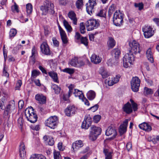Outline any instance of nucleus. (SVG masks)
<instances>
[{"label":"nucleus","mask_w":159,"mask_h":159,"mask_svg":"<svg viewBox=\"0 0 159 159\" xmlns=\"http://www.w3.org/2000/svg\"><path fill=\"white\" fill-rule=\"evenodd\" d=\"M40 9L43 15H46L48 13L52 14L54 13V5L48 1H46L43 6H41Z\"/></svg>","instance_id":"obj_1"},{"label":"nucleus","mask_w":159,"mask_h":159,"mask_svg":"<svg viewBox=\"0 0 159 159\" xmlns=\"http://www.w3.org/2000/svg\"><path fill=\"white\" fill-rule=\"evenodd\" d=\"M124 14L120 10L116 11L114 13L113 17V22L116 26H119L123 22Z\"/></svg>","instance_id":"obj_2"},{"label":"nucleus","mask_w":159,"mask_h":159,"mask_svg":"<svg viewBox=\"0 0 159 159\" xmlns=\"http://www.w3.org/2000/svg\"><path fill=\"white\" fill-rule=\"evenodd\" d=\"M25 114L27 120L30 122L34 123L37 121V115L34 112L33 109L32 107L27 108L25 111Z\"/></svg>","instance_id":"obj_3"},{"label":"nucleus","mask_w":159,"mask_h":159,"mask_svg":"<svg viewBox=\"0 0 159 159\" xmlns=\"http://www.w3.org/2000/svg\"><path fill=\"white\" fill-rule=\"evenodd\" d=\"M101 131L100 128L94 125L92 126L91 130L89 135V139L93 141L95 140L98 136L101 134Z\"/></svg>","instance_id":"obj_4"},{"label":"nucleus","mask_w":159,"mask_h":159,"mask_svg":"<svg viewBox=\"0 0 159 159\" xmlns=\"http://www.w3.org/2000/svg\"><path fill=\"white\" fill-rule=\"evenodd\" d=\"M129 45L131 48L129 52L127 54H130V53L133 54V53L137 54L140 53L141 51L140 44L139 43L135 40H133L129 42Z\"/></svg>","instance_id":"obj_5"},{"label":"nucleus","mask_w":159,"mask_h":159,"mask_svg":"<svg viewBox=\"0 0 159 159\" xmlns=\"http://www.w3.org/2000/svg\"><path fill=\"white\" fill-rule=\"evenodd\" d=\"M85 25L87 30L91 31L97 29L99 26V23L98 20L90 19L86 22Z\"/></svg>","instance_id":"obj_6"},{"label":"nucleus","mask_w":159,"mask_h":159,"mask_svg":"<svg viewBox=\"0 0 159 159\" xmlns=\"http://www.w3.org/2000/svg\"><path fill=\"white\" fill-rule=\"evenodd\" d=\"M58 119L56 116L50 117L45 121L46 126L52 129H55L57 126Z\"/></svg>","instance_id":"obj_7"},{"label":"nucleus","mask_w":159,"mask_h":159,"mask_svg":"<svg viewBox=\"0 0 159 159\" xmlns=\"http://www.w3.org/2000/svg\"><path fill=\"white\" fill-rule=\"evenodd\" d=\"M143 34L145 38H149L154 34L155 32L153 28L150 26L145 25L142 28Z\"/></svg>","instance_id":"obj_8"},{"label":"nucleus","mask_w":159,"mask_h":159,"mask_svg":"<svg viewBox=\"0 0 159 159\" xmlns=\"http://www.w3.org/2000/svg\"><path fill=\"white\" fill-rule=\"evenodd\" d=\"M134 56L131 53L130 54H125L123 58L124 67L127 68L129 66V63L131 64L132 62L134 61Z\"/></svg>","instance_id":"obj_9"},{"label":"nucleus","mask_w":159,"mask_h":159,"mask_svg":"<svg viewBox=\"0 0 159 159\" xmlns=\"http://www.w3.org/2000/svg\"><path fill=\"white\" fill-rule=\"evenodd\" d=\"M140 80L138 77H135L133 78L131 81V88L133 91H138L140 86Z\"/></svg>","instance_id":"obj_10"},{"label":"nucleus","mask_w":159,"mask_h":159,"mask_svg":"<svg viewBox=\"0 0 159 159\" xmlns=\"http://www.w3.org/2000/svg\"><path fill=\"white\" fill-rule=\"evenodd\" d=\"M92 119L89 115H86L82 123L81 128L87 129L91 126L92 123Z\"/></svg>","instance_id":"obj_11"},{"label":"nucleus","mask_w":159,"mask_h":159,"mask_svg":"<svg viewBox=\"0 0 159 159\" xmlns=\"http://www.w3.org/2000/svg\"><path fill=\"white\" fill-rule=\"evenodd\" d=\"M75 87L74 84H70V94L73 93L75 97H78L80 99H81L84 96L83 93L81 91L77 89H73Z\"/></svg>","instance_id":"obj_12"},{"label":"nucleus","mask_w":159,"mask_h":159,"mask_svg":"<svg viewBox=\"0 0 159 159\" xmlns=\"http://www.w3.org/2000/svg\"><path fill=\"white\" fill-rule=\"evenodd\" d=\"M96 0H89V3L86 4V11L88 14L91 15L94 11V6L97 4Z\"/></svg>","instance_id":"obj_13"},{"label":"nucleus","mask_w":159,"mask_h":159,"mask_svg":"<svg viewBox=\"0 0 159 159\" xmlns=\"http://www.w3.org/2000/svg\"><path fill=\"white\" fill-rule=\"evenodd\" d=\"M83 146V142L81 140H79L76 141L75 143H73L72 146V152H75Z\"/></svg>","instance_id":"obj_14"},{"label":"nucleus","mask_w":159,"mask_h":159,"mask_svg":"<svg viewBox=\"0 0 159 159\" xmlns=\"http://www.w3.org/2000/svg\"><path fill=\"white\" fill-rule=\"evenodd\" d=\"M40 48L43 53L46 55H50L51 54L49 47L46 42H43L40 45Z\"/></svg>","instance_id":"obj_15"},{"label":"nucleus","mask_w":159,"mask_h":159,"mask_svg":"<svg viewBox=\"0 0 159 159\" xmlns=\"http://www.w3.org/2000/svg\"><path fill=\"white\" fill-rule=\"evenodd\" d=\"M15 102L14 100H12L9 102L8 104L6 106L5 111L7 114H8L14 111L15 110Z\"/></svg>","instance_id":"obj_16"},{"label":"nucleus","mask_w":159,"mask_h":159,"mask_svg":"<svg viewBox=\"0 0 159 159\" xmlns=\"http://www.w3.org/2000/svg\"><path fill=\"white\" fill-rule=\"evenodd\" d=\"M105 134L107 136H111V138L114 139L117 135V132L116 129L109 126L107 129Z\"/></svg>","instance_id":"obj_17"},{"label":"nucleus","mask_w":159,"mask_h":159,"mask_svg":"<svg viewBox=\"0 0 159 159\" xmlns=\"http://www.w3.org/2000/svg\"><path fill=\"white\" fill-rule=\"evenodd\" d=\"M58 29L59 31L60 35L63 43H66L68 42L67 36L65 31L59 25H58Z\"/></svg>","instance_id":"obj_18"},{"label":"nucleus","mask_w":159,"mask_h":159,"mask_svg":"<svg viewBox=\"0 0 159 159\" xmlns=\"http://www.w3.org/2000/svg\"><path fill=\"white\" fill-rule=\"evenodd\" d=\"M103 153L105 156V159H112L113 152L110 151L108 146L104 147L103 148Z\"/></svg>","instance_id":"obj_19"},{"label":"nucleus","mask_w":159,"mask_h":159,"mask_svg":"<svg viewBox=\"0 0 159 159\" xmlns=\"http://www.w3.org/2000/svg\"><path fill=\"white\" fill-rule=\"evenodd\" d=\"M35 99L38 102V103L41 104H45L46 98L45 96L42 94H38L35 96Z\"/></svg>","instance_id":"obj_20"},{"label":"nucleus","mask_w":159,"mask_h":159,"mask_svg":"<svg viewBox=\"0 0 159 159\" xmlns=\"http://www.w3.org/2000/svg\"><path fill=\"white\" fill-rule=\"evenodd\" d=\"M75 37L77 39H80L81 43L83 44L86 47L88 46V39L86 37H81L80 34L77 32L76 33Z\"/></svg>","instance_id":"obj_21"},{"label":"nucleus","mask_w":159,"mask_h":159,"mask_svg":"<svg viewBox=\"0 0 159 159\" xmlns=\"http://www.w3.org/2000/svg\"><path fill=\"white\" fill-rule=\"evenodd\" d=\"M128 122V120L126 119L123 122V124L120 125L119 132L121 135L123 134L126 132Z\"/></svg>","instance_id":"obj_22"},{"label":"nucleus","mask_w":159,"mask_h":159,"mask_svg":"<svg viewBox=\"0 0 159 159\" xmlns=\"http://www.w3.org/2000/svg\"><path fill=\"white\" fill-rule=\"evenodd\" d=\"M146 56L148 60L151 63H153L154 61L153 53L152 52L151 48H149L146 52Z\"/></svg>","instance_id":"obj_23"},{"label":"nucleus","mask_w":159,"mask_h":159,"mask_svg":"<svg viewBox=\"0 0 159 159\" xmlns=\"http://www.w3.org/2000/svg\"><path fill=\"white\" fill-rule=\"evenodd\" d=\"M20 156L21 158H23L26 155L25 146L23 142H21L19 145Z\"/></svg>","instance_id":"obj_24"},{"label":"nucleus","mask_w":159,"mask_h":159,"mask_svg":"<svg viewBox=\"0 0 159 159\" xmlns=\"http://www.w3.org/2000/svg\"><path fill=\"white\" fill-rule=\"evenodd\" d=\"M139 126L140 129L147 132L150 131L152 129L151 126L148 123L145 122L139 124Z\"/></svg>","instance_id":"obj_25"},{"label":"nucleus","mask_w":159,"mask_h":159,"mask_svg":"<svg viewBox=\"0 0 159 159\" xmlns=\"http://www.w3.org/2000/svg\"><path fill=\"white\" fill-rule=\"evenodd\" d=\"M123 109L124 111L127 114H130L133 111L131 105L129 102H128L124 105Z\"/></svg>","instance_id":"obj_26"},{"label":"nucleus","mask_w":159,"mask_h":159,"mask_svg":"<svg viewBox=\"0 0 159 159\" xmlns=\"http://www.w3.org/2000/svg\"><path fill=\"white\" fill-rule=\"evenodd\" d=\"M48 75L52 78L53 81L55 83H59V81L58 80L57 74L52 71L48 73Z\"/></svg>","instance_id":"obj_27"},{"label":"nucleus","mask_w":159,"mask_h":159,"mask_svg":"<svg viewBox=\"0 0 159 159\" xmlns=\"http://www.w3.org/2000/svg\"><path fill=\"white\" fill-rule=\"evenodd\" d=\"M91 60L92 62L95 64H98L101 61V58L99 56H97L95 54H93L91 57Z\"/></svg>","instance_id":"obj_28"},{"label":"nucleus","mask_w":159,"mask_h":159,"mask_svg":"<svg viewBox=\"0 0 159 159\" xmlns=\"http://www.w3.org/2000/svg\"><path fill=\"white\" fill-rule=\"evenodd\" d=\"M70 19L71 20L73 24L75 25H77L78 20L76 14L72 11H70Z\"/></svg>","instance_id":"obj_29"},{"label":"nucleus","mask_w":159,"mask_h":159,"mask_svg":"<svg viewBox=\"0 0 159 159\" xmlns=\"http://www.w3.org/2000/svg\"><path fill=\"white\" fill-rule=\"evenodd\" d=\"M87 96L89 100H92L95 97L96 93L93 91L90 90L87 93Z\"/></svg>","instance_id":"obj_30"},{"label":"nucleus","mask_w":159,"mask_h":159,"mask_svg":"<svg viewBox=\"0 0 159 159\" xmlns=\"http://www.w3.org/2000/svg\"><path fill=\"white\" fill-rule=\"evenodd\" d=\"M116 42L113 38L110 37L108 38L107 44L109 47L113 48L115 45Z\"/></svg>","instance_id":"obj_31"},{"label":"nucleus","mask_w":159,"mask_h":159,"mask_svg":"<svg viewBox=\"0 0 159 159\" xmlns=\"http://www.w3.org/2000/svg\"><path fill=\"white\" fill-rule=\"evenodd\" d=\"M112 54L114 56L116 59L118 58L120 54V51L118 48L114 49L112 51Z\"/></svg>","instance_id":"obj_32"},{"label":"nucleus","mask_w":159,"mask_h":159,"mask_svg":"<svg viewBox=\"0 0 159 159\" xmlns=\"http://www.w3.org/2000/svg\"><path fill=\"white\" fill-rule=\"evenodd\" d=\"M51 87L52 89L54 90V92L56 94H58L60 93L61 88L57 85L54 84H52Z\"/></svg>","instance_id":"obj_33"},{"label":"nucleus","mask_w":159,"mask_h":159,"mask_svg":"<svg viewBox=\"0 0 159 159\" xmlns=\"http://www.w3.org/2000/svg\"><path fill=\"white\" fill-rule=\"evenodd\" d=\"M26 7L27 14L29 15L31 14L33 10V6L32 4L30 3H28L26 5Z\"/></svg>","instance_id":"obj_34"},{"label":"nucleus","mask_w":159,"mask_h":159,"mask_svg":"<svg viewBox=\"0 0 159 159\" xmlns=\"http://www.w3.org/2000/svg\"><path fill=\"white\" fill-rule=\"evenodd\" d=\"M53 157L54 159H61L60 152L58 151L54 150Z\"/></svg>","instance_id":"obj_35"},{"label":"nucleus","mask_w":159,"mask_h":159,"mask_svg":"<svg viewBox=\"0 0 159 159\" xmlns=\"http://www.w3.org/2000/svg\"><path fill=\"white\" fill-rule=\"evenodd\" d=\"M77 110V107L74 105L70 107V116L73 115L75 114Z\"/></svg>","instance_id":"obj_36"},{"label":"nucleus","mask_w":159,"mask_h":159,"mask_svg":"<svg viewBox=\"0 0 159 159\" xmlns=\"http://www.w3.org/2000/svg\"><path fill=\"white\" fill-rule=\"evenodd\" d=\"M153 92L152 90L151 89L145 87L144 88V93L146 95L153 94Z\"/></svg>","instance_id":"obj_37"},{"label":"nucleus","mask_w":159,"mask_h":159,"mask_svg":"<svg viewBox=\"0 0 159 159\" xmlns=\"http://www.w3.org/2000/svg\"><path fill=\"white\" fill-rule=\"evenodd\" d=\"M78 60L77 57H74L71 59L70 62V65L73 66H75L78 64Z\"/></svg>","instance_id":"obj_38"},{"label":"nucleus","mask_w":159,"mask_h":159,"mask_svg":"<svg viewBox=\"0 0 159 159\" xmlns=\"http://www.w3.org/2000/svg\"><path fill=\"white\" fill-rule=\"evenodd\" d=\"M80 32L81 34H84L85 32V27L83 22L80 23Z\"/></svg>","instance_id":"obj_39"},{"label":"nucleus","mask_w":159,"mask_h":159,"mask_svg":"<svg viewBox=\"0 0 159 159\" xmlns=\"http://www.w3.org/2000/svg\"><path fill=\"white\" fill-rule=\"evenodd\" d=\"M130 101L131 102V105L132 107V109H133L134 111H136L138 109V105L137 103H135L134 101L132 99L130 100Z\"/></svg>","instance_id":"obj_40"},{"label":"nucleus","mask_w":159,"mask_h":159,"mask_svg":"<svg viewBox=\"0 0 159 159\" xmlns=\"http://www.w3.org/2000/svg\"><path fill=\"white\" fill-rule=\"evenodd\" d=\"M134 6L135 7L138 8L139 10L141 11L143 8V5L142 2H140L138 3H135L134 4Z\"/></svg>","instance_id":"obj_41"},{"label":"nucleus","mask_w":159,"mask_h":159,"mask_svg":"<svg viewBox=\"0 0 159 159\" xmlns=\"http://www.w3.org/2000/svg\"><path fill=\"white\" fill-rule=\"evenodd\" d=\"M64 26L66 29L69 32L70 31V25L66 20H64L63 21Z\"/></svg>","instance_id":"obj_42"},{"label":"nucleus","mask_w":159,"mask_h":159,"mask_svg":"<svg viewBox=\"0 0 159 159\" xmlns=\"http://www.w3.org/2000/svg\"><path fill=\"white\" fill-rule=\"evenodd\" d=\"M76 7L78 9L81 8L83 5V2L82 0H78L76 3Z\"/></svg>","instance_id":"obj_43"},{"label":"nucleus","mask_w":159,"mask_h":159,"mask_svg":"<svg viewBox=\"0 0 159 159\" xmlns=\"http://www.w3.org/2000/svg\"><path fill=\"white\" fill-rule=\"evenodd\" d=\"M17 33V31L15 29H11L9 32V36L10 37H14Z\"/></svg>","instance_id":"obj_44"},{"label":"nucleus","mask_w":159,"mask_h":159,"mask_svg":"<svg viewBox=\"0 0 159 159\" xmlns=\"http://www.w3.org/2000/svg\"><path fill=\"white\" fill-rule=\"evenodd\" d=\"M18 126L20 129H21L23 125V119L22 117H19L18 120Z\"/></svg>","instance_id":"obj_45"},{"label":"nucleus","mask_w":159,"mask_h":159,"mask_svg":"<svg viewBox=\"0 0 159 159\" xmlns=\"http://www.w3.org/2000/svg\"><path fill=\"white\" fill-rule=\"evenodd\" d=\"M39 72L36 70H34L32 71L31 76L33 78H36L37 76L39 75Z\"/></svg>","instance_id":"obj_46"},{"label":"nucleus","mask_w":159,"mask_h":159,"mask_svg":"<svg viewBox=\"0 0 159 159\" xmlns=\"http://www.w3.org/2000/svg\"><path fill=\"white\" fill-rule=\"evenodd\" d=\"M101 118V116L99 115H95L93 117V121L95 123H97L99 121Z\"/></svg>","instance_id":"obj_47"},{"label":"nucleus","mask_w":159,"mask_h":159,"mask_svg":"<svg viewBox=\"0 0 159 159\" xmlns=\"http://www.w3.org/2000/svg\"><path fill=\"white\" fill-rule=\"evenodd\" d=\"M100 74L103 78H106L109 75V73L106 70H103L102 72H100Z\"/></svg>","instance_id":"obj_48"},{"label":"nucleus","mask_w":159,"mask_h":159,"mask_svg":"<svg viewBox=\"0 0 159 159\" xmlns=\"http://www.w3.org/2000/svg\"><path fill=\"white\" fill-rule=\"evenodd\" d=\"M52 41L54 46L57 47L59 46V42L55 38H52Z\"/></svg>","instance_id":"obj_49"},{"label":"nucleus","mask_w":159,"mask_h":159,"mask_svg":"<svg viewBox=\"0 0 159 159\" xmlns=\"http://www.w3.org/2000/svg\"><path fill=\"white\" fill-rule=\"evenodd\" d=\"M97 15L102 17H105L106 16V14L103 10H101L98 13Z\"/></svg>","instance_id":"obj_50"},{"label":"nucleus","mask_w":159,"mask_h":159,"mask_svg":"<svg viewBox=\"0 0 159 159\" xmlns=\"http://www.w3.org/2000/svg\"><path fill=\"white\" fill-rule=\"evenodd\" d=\"M44 34L45 35H47L50 33V28L47 26L44 27Z\"/></svg>","instance_id":"obj_51"},{"label":"nucleus","mask_w":159,"mask_h":159,"mask_svg":"<svg viewBox=\"0 0 159 159\" xmlns=\"http://www.w3.org/2000/svg\"><path fill=\"white\" fill-rule=\"evenodd\" d=\"M151 141L154 143L156 144L159 141V136H154L152 139Z\"/></svg>","instance_id":"obj_52"},{"label":"nucleus","mask_w":159,"mask_h":159,"mask_svg":"<svg viewBox=\"0 0 159 159\" xmlns=\"http://www.w3.org/2000/svg\"><path fill=\"white\" fill-rule=\"evenodd\" d=\"M68 88L69 89L68 95L64 94L63 96V99L65 101H67L68 99L69 96H70V86H68Z\"/></svg>","instance_id":"obj_53"},{"label":"nucleus","mask_w":159,"mask_h":159,"mask_svg":"<svg viewBox=\"0 0 159 159\" xmlns=\"http://www.w3.org/2000/svg\"><path fill=\"white\" fill-rule=\"evenodd\" d=\"M98 107V105L97 104H96L94 106L90 108L89 109V110H91L93 112H95L96 110H97Z\"/></svg>","instance_id":"obj_54"},{"label":"nucleus","mask_w":159,"mask_h":159,"mask_svg":"<svg viewBox=\"0 0 159 159\" xmlns=\"http://www.w3.org/2000/svg\"><path fill=\"white\" fill-rule=\"evenodd\" d=\"M120 76L119 75H117L115 77L112 78L111 80H113L114 84L117 83L119 80Z\"/></svg>","instance_id":"obj_55"},{"label":"nucleus","mask_w":159,"mask_h":159,"mask_svg":"<svg viewBox=\"0 0 159 159\" xmlns=\"http://www.w3.org/2000/svg\"><path fill=\"white\" fill-rule=\"evenodd\" d=\"M57 147L58 149L61 151H63L65 149L62 142H60L58 143Z\"/></svg>","instance_id":"obj_56"},{"label":"nucleus","mask_w":159,"mask_h":159,"mask_svg":"<svg viewBox=\"0 0 159 159\" xmlns=\"http://www.w3.org/2000/svg\"><path fill=\"white\" fill-rule=\"evenodd\" d=\"M126 148L128 151L132 150V144L131 142L128 143L126 145Z\"/></svg>","instance_id":"obj_57"},{"label":"nucleus","mask_w":159,"mask_h":159,"mask_svg":"<svg viewBox=\"0 0 159 159\" xmlns=\"http://www.w3.org/2000/svg\"><path fill=\"white\" fill-rule=\"evenodd\" d=\"M24 105V102L23 100H20L18 103V107L20 109H21Z\"/></svg>","instance_id":"obj_58"},{"label":"nucleus","mask_w":159,"mask_h":159,"mask_svg":"<svg viewBox=\"0 0 159 159\" xmlns=\"http://www.w3.org/2000/svg\"><path fill=\"white\" fill-rule=\"evenodd\" d=\"M11 8L12 11H16L17 12H18L19 11V10L18 9V7L16 3H15L13 6Z\"/></svg>","instance_id":"obj_59"},{"label":"nucleus","mask_w":159,"mask_h":159,"mask_svg":"<svg viewBox=\"0 0 159 159\" xmlns=\"http://www.w3.org/2000/svg\"><path fill=\"white\" fill-rule=\"evenodd\" d=\"M81 100L83 102H84V103L85 105L88 106L90 104L88 100L85 97H84V96Z\"/></svg>","instance_id":"obj_60"},{"label":"nucleus","mask_w":159,"mask_h":159,"mask_svg":"<svg viewBox=\"0 0 159 159\" xmlns=\"http://www.w3.org/2000/svg\"><path fill=\"white\" fill-rule=\"evenodd\" d=\"M22 81L20 80H19L16 84V89H18L21 87L22 85Z\"/></svg>","instance_id":"obj_61"},{"label":"nucleus","mask_w":159,"mask_h":159,"mask_svg":"<svg viewBox=\"0 0 159 159\" xmlns=\"http://www.w3.org/2000/svg\"><path fill=\"white\" fill-rule=\"evenodd\" d=\"M64 112L66 116H70V107L68 106L65 109Z\"/></svg>","instance_id":"obj_62"},{"label":"nucleus","mask_w":159,"mask_h":159,"mask_svg":"<svg viewBox=\"0 0 159 159\" xmlns=\"http://www.w3.org/2000/svg\"><path fill=\"white\" fill-rule=\"evenodd\" d=\"M114 7H112V6L109 8L108 13L109 15L110 16H111L112 12L114 11Z\"/></svg>","instance_id":"obj_63"},{"label":"nucleus","mask_w":159,"mask_h":159,"mask_svg":"<svg viewBox=\"0 0 159 159\" xmlns=\"http://www.w3.org/2000/svg\"><path fill=\"white\" fill-rule=\"evenodd\" d=\"M39 154H34L31 155L30 159H38Z\"/></svg>","instance_id":"obj_64"}]
</instances>
